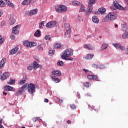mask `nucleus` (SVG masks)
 <instances>
[{
    "label": "nucleus",
    "mask_w": 128,
    "mask_h": 128,
    "mask_svg": "<svg viewBox=\"0 0 128 128\" xmlns=\"http://www.w3.org/2000/svg\"><path fill=\"white\" fill-rule=\"evenodd\" d=\"M44 22H41L40 24V26H39V27H40V28H42V26H44Z\"/></svg>",
    "instance_id": "nucleus-40"
},
{
    "label": "nucleus",
    "mask_w": 128,
    "mask_h": 128,
    "mask_svg": "<svg viewBox=\"0 0 128 128\" xmlns=\"http://www.w3.org/2000/svg\"><path fill=\"white\" fill-rule=\"evenodd\" d=\"M44 102H48V98H46L44 100Z\"/></svg>",
    "instance_id": "nucleus-56"
},
{
    "label": "nucleus",
    "mask_w": 128,
    "mask_h": 128,
    "mask_svg": "<svg viewBox=\"0 0 128 128\" xmlns=\"http://www.w3.org/2000/svg\"><path fill=\"white\" fill-rule=\"evenodd\" d=\"M24 80H21L19 82V84H24L26 82V80H28V78H26V76H24Z\"/></svg>",
    "instance_id": "nucleus-27"
},
{
    "label": "nucleus",
    "mask_w": 128,
    "mask_h": 128,
    "mask_svg": "<svg viewBox=\"0 0 128 128\" xmlns=\"http://www.w3.org/2000/svg\"><path fill=\"white\" fill-rule=\"evenodd\" d=\"M0 6H1V8L6 6V3H4L2 0H0Z\"/></svg>",
    "instance_id": "nucleus-36"
},
{
    "label": "nucleus",
    "mask_w": 128,
    "mask_h": 128,
    "mask_svg": "<svg viewBox=\"0 0 128 128\" xmlns=\"http://www.w3.org/2000/svg\"><path fill=\"white\" fill-rule=\"evenodd\" d=\"M2 119L0 118V124H1L2 122Z\"/></svg>",
    "instance_id": "nucleus-63"
},
{
    "label": "nucleus",
    "mask_w": 128,
    "mask_h": 128,
    "mask_svg": "<svg viewBox=\"0 0 128 128\" xmlns=\"http://www.w3.org/2000/svg\"><path fill=\"white\" fill-rule=\"evenodd\" d=\"M70 108H71L72 110H76V105L74 104H71Z\"/></svg>",
    "instance_id": "nucleus-47"
},
{
    "label": "nucleus",
    "mask_w": 128,
    "mask_h": 128,
    "mask_svg": "<svg viewBox=\"0 0 128 128\" xmlns=\"http://www.w3.org/2000/svg\"><path fill=\"white\" fill-rule=\"evenodd\" d=\"M16 82V80L14 79H10L9 82L8 83V84H14V83Z\"/></svg>",
    "instance_id": "nucleus-31"
},
{
    "label": "nucleus",
    "mask_w": 128,
    "mask_h": 128,
    "mask_svg": "<svg viewBox=\"0 0 128 128\" xmlns=\"http://www.w3.org/2000/svg\"><path fill=\"white\" fill-rule=\"evenodd\" d=\"M12 88H12V86H6L4 87V90H6V91L10 92V91L12 90Z\"/></svg>",
    "instance_id": "nucleus-23"
},
{
    "label": "nucleus",
    "mask_w": 128,
    "mask_h": 128,
    "mask_svg": "<svg viewBox=\"0 0 128 128\" xmlns=\"http://www.w3.org/2000/svg\"><path fill=\"white\" fill-rule=\"evenodd\" d=\"M16 20L14 18V16L12 15L10 16V26H12L16 22Z\"/></svg>",
    "instance_id": "nucleus-17"
},
{
    "label": "nucleus",
    "mask_w": 128,
    "mask_h": 128,
    "mask_svg": "<svg viewBox=\"0 0 128 128\" xmlns=\"http://www.w3.org/2000/svg\"><path fill=\"white\" fill-rule=\"evenodd\" d=\"M32 2H34V0H24L22 4V6H29V4H32Z\"/></svg>",
    "instance_id": "nucleus-12"
},
{
    "label": "nucleus",
    "mask_w": 128,
    "mask_h": 128,
    "mask_svg": "<svg viewBox=\"0 0 128 128\" xmlns=\"http://www.w3.org/2000/svg\"><path fill=\"white\" fill-rule=\"evenodd\" d=\"M6 62V58H3L1 60L0 62V69L2 68L4 66V64Z\"/></svg>",
    "instance_id": "nucleus-20"
},
{
    "label": "nucleus",
    "mask_w": 128,
    "mask_h": 128,
    "mask_svg": "<svg viewBox=\"0 0 128 128\" xmlns=\"http://www.w3.org/2000/svg\"><path fill=\"white\" fill-rule=\"evenodd\" d=\"M98 112V110H96V109H94V108H92V112Z\"/></svg>",
    "instance_id": "nucleus-52"
},
{
    "label": "nucleus",
    "mask_w": 128,
    "mask_h": 128,
    "mask_svg": "<svg viewBox=\"0 0 128 128\" xmlns=\"http://www.w3.org/2000/svg\"><path fill=\"white\" fill-rule=\"evenodd\" d=\"M55 9L58 12H66L68 10V7L64 5L60 4L58 6H56Z\"/></svg>",
    "instance_id": "nucleus-4"
},
{
    "label": "nucleus",
    "mask_w": 128,
    "mask_h": 128,
    "mask_svg": "<svg viewBox=\"0 0 128 128\" xmlns=\"http://www.w3.org/2000/svg\"><path fill=\"white\" fill-rule=\"evenodd\" d=\"M70 32H72V30L70 29L66 30V32H65V36H66L68 37L70 36Z\"/></svg>",
    "instance_id": "nucleus-26"
},
{
    "label": "nucleus",
    "mask_w": 128,
    "mask_h": 128,
    "mask_svg": "<svg viewBox=\"0 0 128 128\" xmlns=\"http://www.w3.org/2000/svg\"><path fill=\"white\" fill-rule=\"evenodd\" d=\"M98 10L100 12H101V14H104V12H106V8H98Z\"/></svg>",
    "instance_id": "nucleus-30"
},
{
    "label": "nucleus",
    "mask_w": 128,
    "mask_h": 128,
    "mask_svg": "<svg viewBox=\"0 0 128 128\" xmlns=\"http://www.w3.org/2000/svg\"><path fill=\"white\" fill-rule=\"evenodd\" d=\"M28 91L30 94H34L36 92V86L34 84H30L28 86Z\"/></svg>",
    "instance_id": "nucleus-7"
},
{
    "label": "nucleus",
    "mask_w": 128,
    "mask_h": 128,
    "mask_svg": "<svg viewBox=\"0 0 128 128\" xmlns=\"http://www.w3.org/2000/svg\"><path fill=\"white\" fill-rule=\"evenodd\" d=\"M38 14V9L35 8L30 10L29 13V16H34V14Z\"/></svg>",
    "instance_id": "nucleus-22"
},
{
    "label": "nucleus",
    "mask_w": 128,
    "mask_h": 128,
    "mask_svg": "<svg viewBox=\"0 0 128 128\" xmlns=\"http://www.w3.org/2000/svg\"><path fill=\"white\" fill-rule=\"evenodd\" d=\"M50 78H52V80H53V81L54 82H56V84H58V82H60V80L56 76H54L52 74H51Z\"/></svg>",
    "instance_id": "nucleus-16"
},
{
    "label": "nucleus",
    "mask_w": 128,
    "mask_h": 128,
    "mask_svg": "<svg viewBox=\"0 0 128 128\" xmlns=\"http://www.w3.org/2000/svg\"><path fill=\"white\" fill-rule=\"evenodd\" d=\"M57 64L58 66H62L64 64V63L62 61H59L58 62Z\"/></svg>",
    "instance_id": "nucleus-37"
},
{
    "label": "nucleus",
    "mask_w": 128,
    "mask_h": 128,
    "mask_svg": "<svg viewBox=\"0 0 128 128\" xmlns=\"http://www.w3.org/2000/svg\"><path fill=\"white\" fill-rule=\"evenodd\" d=\"M96 2V0H89L88 1L90 4H94Z\"/></svg>",
    "instance_id": "nucleus-41"
},
{
    "label": "nucleus",
    "mask_w": 128,
    "mask_h": 128,
    "mask_svg": "<svg viewBox=\"0 0 128 128\" xmlns=\"http://www.w3.org/2000/svg\"><path fill=\"white\" fill-rule=\"evenodd\" d=\"M29 86L30 84H28V83H26L25 84L23 85L16 93V96H22V92H24L26 90L28 89Z\"/></svg>",
    "instance_id": "nucleus-3"
},
{
    "label": "nucleus",
    "mask_w": 128,
    "mask_h": 128,
    "mask_svg": "<svg viewBox=\"0 0 128 128\" xmlns=\"http://www.w3.org/2000/svg\"><path fill=\"white\" fill-rule=\"evenodd\" d=\"M63 22H66V16L64 17Z\"/></svg>",
    "instance_id": "nucleus-53"
},
{
    "label": "nucleus",
    "mask_w": 128,
    "mask_h": 128,
    "mask_svg": "<svg viewBox=\"0 0 128 128\" xmlns=\"http://www.w3.org/2000/svg\"><path fill=\"white\" fill-rule=\"evenodd\" d=\"M10 77V72H5L3 74V76H1L0 80H5L8 78Z\"/></svg>",
    "instance_id": "nucleus-11"
},
{
    "label": "nucleus",
    "mask_w": 128,
    "mask_h": 128,
    "mask_svg": "<svg viewBox=\"0 0 128 128\" xmlns=\"http://www.w3.org/2000/svg\"><path fill=\"white\" fill-rule=\"evenodd\" d=\"M94 56V54H87V56H86V60H92Z\"/></svg>",
    "instance_id": "nucleus-25"
},
{
    "label": "nucleus",
    "mask_w": 128,
    "mask_h": 128,
    "mask_svg": "<svg viewBox=\"0 0 128 128\" xmlns=\"http://www.w3.org/2000/svg\"><path fill=\"white\" fill-rule=\"evenodd\" d=\"M49 54H50V56H54V50H50L49 51Z\"/></svg>",
    "instance_id": "nucleus-48"
},
{
    "label": "nucleus",
    "mask_w": 128,
    "mask_h": 128,
    "mask_svg": "<svg viewBox=\"0 0 128 128\" xmlns=\"http://www.w3.org/2000/svg\"><path fill=\"white\" fill-rule=\"evenodd\" d=\"M113 4L114 8H117L118 10H124V7H122L120 4L119 0H115L113 2Z\"/></svg>",
    "instance_id": "nucleus-6"
},
{
    "label": "nucleus",
    "mask_w": 128,
    "mask_h": 128,
    "mask_svg": "<svg viewBox=\"0 0 128 128\" xmlns=\"http://www.w3.org/2000/svg\"><path fill=\"white\" fill-rule=\"evenodd\" d=\"M45 40H50V35H46L45 36Z\"/></svg>",
    "instance_id": "nucleus-43"
},
{
    "label": "nucleus",
    "mask_w": 128,
    "mask_h": 128,
    "mask_svg": "<svg viewBox=\"0 0 128 128\" xmlns=\"http://www.w3.org/2000/svg\"><path fill=\"white\" fill-rule=\"evenodd\" d=\"M118 18L116 16V13L114 12H110L106 16V18L102 19V22H106V18H108V20H114Z\"/></svg>",
    "instance_id": "nucleus-2"
},
{
    "label": "nucleus",
    "mask_w": 128,
    "mask_h": 128,
    "mask_svg": "<svg viewBox=\"0 0 128 128\" xmlns=\"http://www.w3.org/2000/svg\"><path fill=\"white\" fill-rule=\"evenodd\" d=\"M4 2H6V4H8L9 6H11V8H14V4L10 2V0H4Z\"/></svg>",
    "instance_id": "nucleus-24"
},
{
    "label": "nucleus",
    "mask_w": 128,
    "mask_h": 128,
    "mask_svg": "<svg viewBox=\"0 0 128 128\" xmlns=\"http://www.w3.org/2000/svg\"><path fill=\"white\" fill-rule=\"evenodd\" d=\"M70 26L68 23H65L64 24V28H66V30L70 29Z\"/></svg>",
    "instance_id": "nucleus-35"
},
{
    "label": "nucleus",
    "mask_w": 128,
    "mask_h": 128,
    "mask_svg": "<svg viewBox=\"0 0 128 128\" xmlns=\"http://www.w3.org/2000/svg\"><path fill=\"white\" fill-rule=\"evenodd\" d=\"M92 6H94V4H90V2H88V10L85 12V16H90V14H94V12H92V9L94 8Z\"/></svg>",
    "instance_id": "nucleus-5"
},
{
    "label": "nucleus",
    "mask_w": 128,
    "mask_h": 128,
    "mask_svg": "<svg viewBox=\"0 0 128 128\" xmlns=\"http://www.w3.org/2000/svg\"><path fill=\"white\" fill-rule=\"evenodd\" d=\"M34 36L37 38L40 36V30H37L34 33Z\"/></svg>",
    "instance_id": "nucleus-28"
},
{
    "label": "nucleus",
    "mask_w": 128,
    "mask_h": 128,
    "mask_svg": "<svg viewBox=\"0 0 128 128\" xmlns=\"http://www.w3.org/2000/svg\"><path fill=\"white\" fill-rule=\"evenodd\" d=\"M74 54V50L72 48H68L64 50L62 52V54L61 56L62 60H74V58H70Z\"/></svg>",
    "instance_id": "nucleus-1"
},
{
    "label": "nucleus",
    "mask_w": 128,
    "mask_h": 128,
    "mask_svg": "<svg viewBox=\"0 0 128 128\" xmlns=\"http://www.w3.org/2000/svg\"><path fill=\"white\" fill-rule=\"evenodd\" d=\"M78 20H79L80 22V20H82V18H80L79 16H78Z\"/></svg>",
    "instance_id": "nucleus-61"
},
{
    "label": "nucleus",
    "mask_w": 128,
    "mask_h": 128,
    "mask_svg": "<svg viewBox=\"0 0 128 128\" xmlns=\"http://www.w3.org/2000/svg\"><path fill=\"white\" fill-rule=\"evenodd\" d=\"M83 70L85 72H88V70L86 68L83 69Z\"/></svg>",
    "instance_id": "nucleus-58"
},
{
    "label": "nucleus",
    "mask_w": 128,
    "mask_h": 128,
    "mask_svg": "<svg viewBox=\"0 0 128 128\" xmlns=\"http://www.w3.org/2000/svg\"><path fill=\"white\" fill-rule=\"evenodd\" d=\"M99 68H106V66H104V65H100Z\"/></svg>",
    "instance_id": "nucleus-51"
},
{
    "label": "nucleus",
    "mask_w": 128,
    "mask_h": 128,
    "mask_svg": "<svg viewBox=\"0 0 128 128\" xmlns=\"http://www.w3.org/2000/svg\"><path fill=\"white\" fill-rule=\"evenodd\" d=\"M84 85L85 86H86V88H89L90 87V82H86L84 83Z\"/></svg>",
    "instance_id": "nucleus-45"
},
{
    "label": "nucleus",
    "mask_w": 128,
    "mask_h": 128,
    "mask_svg": "<svg viewBox=\"0 0 128 128\" xmlns=\"http://www.w3.org/2000/svg\"><path fill=\"white\" fill-rule=\"evenodd\" d=\"M67 124H72V121H70V120H68L67 122H66Z\"/></svg>",
    "instance_id": "nucleus-55"
},
{
    "label": "nucleus",
    "mask_w": 128,
    "mask_h": 128,
    "mask_svg": "<svg viewBox=\"0 0 128 128\" xmlns=\"http://www.w3.org/2000/svg\"><path fill=\"white\" fill-rule=\"evenodd\" d=\"M52 74L58 76H62V72L60 70H52Z\"/></svg>",
    "instance_id": "nucleus-19"
},
{
    "label": "nucleus",
    "mask_w": 128,
    "mask_h": 128,
    "mask_svg": "<svg viewBox=\"0 0 128 128\" xmlns=\"http://www.w3.org/2000/svg\"><path fill=\"white\" fill-rule=\"evenodd\" d=\"M4 14V12H2V11L0 10V17L2 16V14Z\"/></svg>",
    "instance_id": "nucleus-54"
},
{
    "label": "nucleus",
    "mask_w": 128,
    "mask_h": 128,
    "mask_svg": "<svg viewBox=\"0 0 128 128\" xmlns=\"http://www.w3.org/2000/svg\"><path fill=\"white\" fill-rule=\"evenodd\" d=\"M114 46L116 48L117 50H124V46H120L118 43H114Z\"/></svg>",
    "instance_id": "nucleus-10"
},
{
    "label": "nucleus",
    "mask_w": 128,
    "mask_h": 128,
    "mask_svg": "<svg viewBox=\"0 0 128 128\" xmlns=\"http://www.w3.org/2000/svg\"><path fill=\"white\" fill-rule=\"evenodd\" d=\"M0 128H4V126H2V124H0Z\"/></svg>",
    "instance_id": "nucleus-64"
},
{
    "label": "nucleus",
    "mask_w": 128,
    "mask_h": 128,
    "mask_svg": "<svg viewBox=\"0 0 128 128\" xmlns=\"http://www.w3.org/2000/svg\"><path fill=\"white\" fill-rule=\"evenodd\" d=\"M122 38H124V40H126V38H128V33L125 32L122 34Z\"/></svg>",
    "instance_id": "nucleus-34"
},
{
    "label": "nucleus",
    "mask_w": 128,
    "mask_h": 128,
    "mask_svg": "<svg viewBox=\"0 0 128 128\" xmlns=\"http://www.w3.org/2000/svg\"><path fill=\"white\" fill-rule=\"evenodd\" d=\"M54 46H55L56 48H60L62 47V45L60 44H56L54 45Z\"/></svg>",
    "instance_id": "nucleus-38"
},
{
    "label": "nucleus",
    "mask_w": 128,
    "mask_h": 128,
    "mask_svg": "<svg viewBox=\"0 0 128 128\" xmlns=\"http://www.w3.org/2000/svg\"><path fill=\"white\" fill-rule=\"evenodd\" d=\"M108 44H103L101 47L102 50H106V48H108Z\"/></svg>",
    "instance_id": "nucleus-32"
},
{
    "label": "nucleus",
    "mask_w": 128,
    "mask_h": 128,
    "mask_svg": "<svg viewBox=\"0 0 128 128\" xmlns=\"http://www.w3.org/2000/svg\"><path fill=\"white\" fill-rule=\"evenodd\" d=\"M92 20L94 24H98V22H100V20L96 16H94L92 17Z\"/></svg>",
    "instance_id": "nucleus-21"
},
{
    "label": "nucleus",
    "mask_w": 128,
    "mask_h": 128,
    "mask_svg": "<svg viewBox=\"0 0 128 128\" xmlns=\"http://www.w3.org/2000/svg\"><path fill=\"white\" fill-rule=\"evenodd\" d=\"M3 94H4L5 96H6V94H8V93H6V92H3Z\"/></svg>",
    "instance_id": "nucleus-62"
},
{
    "label": "nucleus",
    "mask_w": 128,
    "mask_h": 128,
    "mask_svg": "<svg viewBox=\"0 0 128 128\" xmlns=\"http://www.w3.org/2000/svg\"><path fill=\"white\" fill-rule=\"evenodd\" d=\"M40 68H42V66H40V65L38 64V62H34L33 66H32L34 70H36L37 68H40Z\"/></svg>",
    "instance_id": "nucleus-18"
},
{
    "label": "nucleus",
    "mask_w": 128,
    "mask_h": 128,
    "mask_svg": "<svg viewBox=\"0 0 128 128\" xmlns=\"http://www.w3.org/2000/svg\"><path fill=\"white\" fill-rule=\"evenodd\" d=\"M18 50H20V48H18V47H15L10 51V55L12 56V54H16L17 52H18Z\"/></svg>",
    "instance_id": "nucleus-15"
},
{
    "label": "nucleus",
    "mask_w": 128,
    "mask_h": 128,
    "mask_svg": "<svg viewBox=\"0 0 128 128\" xmlns=\"http://www.w3.org/2000/svg\"><path fill=\"white\" fill-rule=\"evenodd\" d=\"M80 6V11L81 12H86V7L84 6L81 4Z\"/></svg>",
    "instance_id": "nucleus-33"
},
{
    "label": "nucleus",
    "mask_w": 128,
    "mask_h": 128,
    "mask_svg": "<svg viewBox=\"0 0 128 128\" xmlns=\"http://www.w3.org/2000/svg\"><path fill=\"white\" fill-rule=\"evenodd\" d=\"M126 54H128V47H127L126 48Z\"/></svg>",
    "instance_id": "nucleus-59"
},
{
    "label": "nucleus",
    "mask_w": 128,
    "mask_h": 128,
    "mask_svg": "<svg viewBox=\"0 0 128 128\" xmlns=\"http://www.w3.org/2000/svg\"><path fill=\"white\" fill-rule=\"evenodd\" d=\"M94 78V76H92V75H88L87 76V78H88V80H92Z\"/></svg>",
    "instance_id": "nucleus-46"
},
{
    "label": "nucleus",
    "mask_w": 128,
    "mask_h": 128,
    "mask_svg": "<svg viewBox=\"0 0 128 128\" xmlns=\"http://www.w3.org/2000/svg\"><path fill=\"white\" fill-rule=\"evenodd\" d=\"M37 48H38L40 52H42V50H44V48H42V47L40 46H37Z\"/></svg>",
    "instance_id": "nucleus-39"
},
{
    "label": "nucleus",
    "mask_w": 128,
    "mask_h": 128,
    "mask_svg": "<svg viewBox=\"0 0 128 128\" xmlns=\"http://www.w3.org/2000/svg\"><path fill=\"white\" fill-rule=\"evenodd\" d=\"M20 26V24L16 25L12 28V32L14 34H18L20 31H18V28Z\"/></svg>",
    "instance_id": "nucleus-9"
},
{
    "label": "nucleus",
    "mask_w": 128,
    "mask_h": 128,
    "mask_svg": "<svg viewBox=\"0 0 128 128\" xmlns=\"http://www.w3.org/2000/svg\"><path fill=\"white\" fill-rule=\"evenodd\" d=\"M92 80H98V76L96 75H92Z\"/></svg>",
    "instance_id": "nucleus-44"
},
{
    "label": "nucleus",
    "mask_w": 128,
    "mask_h": 128,
    "mask_svg": "<svg viewBox=\"0 0 128 128\" xmlns=\"http://www.w3.org/2000/svg\"><path fill=\"white\" fill-rule=\"evenodd\" d=\"M32 68H32V66H29L28 68V70H32Z\"/></svg>",
    "instance_id": "nucleus-50"
},
{
    "label": "nucleus",
    "mask_w": 128,
    "mask_h": 128,
    "mask_svg": "<svg viewBox=\"0 0 128 128\" xmlns=\"http://www.w3.org/2000/svg\"><path fill=\"white\" fill-rule=\"evenodd\" d=\"M62 100H60V99H59L58 100V102L60 103V104H62Z\"/></svg>",
    "instance_id": "nucleus-57"
},
{
    "label": "nucleus",
    "mask_w": 128,
    "mask_h": 128,
    "mask_svg": "<svg viewBox=\"0 0 128 128\" xmlns=\"http://www.w3.org/2000/svg\"><path fill=\"white\" fill-rule=\"evenodd\" d=\"M84 48H87L88 50H94V46H92L91 44H85L84 45Z\"/></svg>",
    "instance_id": "nucleus-13"
},
{
    "label": "nucleus",
    "mask_w": 128,
    "mask_h": 128,
    "mask_svg": "<svg viewBox=\"0 0 128 128\" xmlns=\"http://www.w3.org/2000/svg\"><path fill=\"white\" fill-rule=\"evenodd\" d=\"M10 38H11V40H15L16 39V36L12 34L10 36Z\"/></svg>",
    "instance_id": "nucleus-49"
},
{
    "label": "nucleus",
    "mask_w": 128,
    "mask_h": 128,
    "mask_svg": "<svg viewBox=\"0 0 128 128\" xmlns=\"http://www.w3.org/2000/svg\"><path fill=\"white\" fill-rule=\"evenodd\" d=\"M24 44L26 48H34V46H36V44L28 41H24Z\"/></svg>",
    "instance_id": "nucleus-8"
},
{
    "label": "nucleus",
    "mask_w": 128,
    "mask_h": 128,
    "mask_svg": "<svg viewBox=\"0 0 128 128\" xmlns=\"http://www.w3.org/2000/svg\"><path fill=\"white\" fill-rule=\"evenodd\" d=\"M72 4H73V6H80L81 3L78 1L74 0L72 2Z\"/></svg>",
    "instance_id": "nucleus-29"
},
{
    "label": "nucleus",
    "mask_w": 128,
    "mask_h": 128,
    "mask_svg": "<svg viewBox=\"0 0 128 128\" xmlns=\"http://www.w3.org/2000/svg\"><path fill=\"white\" fill-rule=\"evenodd\" d=\"M2 38H0V44H2Z\"/></svg>",
    "instance_id": "nucleus-60"
},
{
    "label": "nucleus",
    "mask_w": 128,
    "mask_h": 128,
    "mask_svg": "<svg viewBox=\"0 0 128 128\" xmlns=\"http://www.w3.org/2000/svg\"><path fill=\"white\" fill-rule=\"evenodd\" d=\"M40 120V118L37 117V118H34L32 119V120L34 122H36L37 120Z\"/></svg>",
    "instance_id": "nucleus-42"
},
{
    "label": "nucleus",
    "mask_w": 128,
    "mask_h": 128,
    "mask_svg": "<svg viewBox=\"0 0 128 128\" xmlns=\"http://www.w3.org/2000/svg\"><path fill=\"white\" fill-rule=\"evenodd\" d=\"M56 22L52 21L46 24V28H54V26H56Z\"/></svg>",
    "instance_id": "nucleus-14"
}]
</instances>
